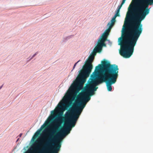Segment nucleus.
<instances>
[{
  "instance_id": "f257e3e1",
  "label": "nucleus",
  "mask_w": 153,
  "mask_h": 153,
  "mask_svg": "<svg viewBox=\"0 0 153 153\" xmlns=\"http://www.w3.org/2000/svg\"><path fill=\"white\" fill-rule=\"evenodd\" d=\"M102 63V76L98 74L102 67L101 65L99 64L96 67L94 71L91 75V81L80 94V101L76 103V107L68 119L66 126L57 134L63 139L70 133L72 128L75 126L86 103L90 100V96L94 94V91H96L98 88L96 87V85L105 82L108 90L112 91L111 85L115 83L118 76V66L115 64L111 65L107 60H104Z\"/></svg>"
},
{
  "instance_id": "f03ea898",
  "label": "nucleus",
  "mask_w": 153,
  "mask_h": 153,
  "mask_svg": "<svg viewBox=\"0 0 153 153\" xmlns=\"http://www.w3.org/2000/svg\"><path fill=\"white\" fill-rule=\"evenodd\" d=\"M153 0H140L132 13L133 9L127 13L122 30L121 37L119 38L121 46L120 53L125 58L132 54L134 47L143 31L142 21L149 12V5H152Z\"/></svg>"
},
{
  "instance_id": "7ed1b4c3",
  "label": "nucleus",
  "mask_w": 153,
  "mask_h": 153,
  "mask_svg": "<svg viewBox=\"0 0 153 153\" xmlns=\"http://www.w3.org/2000/svg\"><path fill=\"white\" fill-rule=\"evenodd\" d=\"M94 57L90 56L85 62L82 69L80 70L76 78V80L69 88L68 92L63 98V101L66 102L70 99L74 93L76 94L79 92L82 88L87 77H88L93 68L92 63Z\"/></svg>"
},
{
  "instance_id": "20e7f679",
  "label": "nucleus",
  "mask_w": 153,
  "mask_h": 153,
  "mask_svg": "<svg viewBox=\"0 0 153 153\" xmlns=\"http://www.w3.org/2000/svg\"><path fill=\"white\" fill-rule=\"evenodd\" d=\"M62 141H48L45 153H58L61 147Z\"/></svg>"
},
{
  "instance_id": "39448f33",
  "label": "nucleus",
  "mask_w": 153,
  "mask_h": 153,
  "mask_svg": "<svg viewBox=\"0 0 153 153\" xmlns=\"http://www.w3.org/2000/svg\"><path fill=\"white\" fill-rule=\"evenodd\" d=\"M110 31L109 29L107 30L103 33L101 37L99 39L97 45L94 49V51L96 50L98 53L101 51L102 46H105L104 42L107 39V36L109 35Z\"/></svg>"
},
{
  "instance_id": "423d86ee",
  "label": "nucleus",
  "mask_w": 153,
  "mask_h": 153,
  "mask_svg": "<svg viewBox=\"0 0 153 153\" xmlns=\"http://www.w3.org/2000/svg\"><path fill=\"white\" fill-rule=\"evenodd\" d=\"M51 113H53V114L51 117H49L48 121L47 122L46 124H45V126L46 127H48L49 125L51 123V121H52L53 119L54 118V116H55L54 113L55 112L54 111H52Z\"/></svg>"
},
{
  "instance_id": "0eeeda50",
  "label": "nucleus",
  "mask_w": 153,
  "mask_h": 153,
  "mask_svg": "<svg viewBox=\"0 0 153 153\" xmlns=\"http://www.w3.org/2000/svg\"><path fill=\"white\" fill-rule=\"evenodd\" d=\"M65 105V104L62 102H60L58 105V108H57L58 110L62 109H63V106Z\"/></svg>"
},
{
  "instance_id": "6e6552de",
  "label": "nucleus",
  "mask_w": 153,
  "mask_h": 153,
  "mask_svg": "<svg viewBox=\"0 0 153 153\" xmlns=\"http://www.w3.org/2000/svg\"><path fill=\"white\" fill-rule=\"evenodd\" d=\"M97 52H98L96 50L94 51V49L92 53L91 54V55L90 56H93L94 58V56L96 55Z\"/></svg>"
},
{
  "instance_id": "1a4fd4ad",
  "label": "nucleus",
  "mask_w": 153,
  "mask_h": 153,
  "mask_svg": "<svg viewBox=\"0 0 153 153\" xmlns=\"http://www.w3.org/2000/svg\"><path fill=\"white\" fill-rule=\"evenodd\" d=\"M116 17H115L114 16L113 18L111 20V25L112 26L114 23L115 22V19Z\"/></svg>"
},
{
  "instance_id": "9d476101",
  "label": "nucleus",
  "mask_w": 153,
  "mask_h": 153,
  "mask_svg": "<svg viewBox=\"0 0 153 153\" xmlns=\"http://www.w3.org/2000/svg\"><path fill=\"white\" fill-rule=\"evenodd\" d=\"M120 16V14H119V13H118L117 12L115 14L114 16L115 17H116L117 16Z\"/></svg>"
},
{
  "instance_id": "9b49d317",
  "label": "nucleus",
  "mask_w": 153,
  "mask_h": 153,
  "mask_svg": "<svg viewBox=\"0 0 153 153\" xmlns=\"http://www.w3.org/2000/svg\"><path fill=\"white\" fill-rule=\"evenodd\" d=\"M38 52H36L35 54H34L33 56L30 59V60L32 59L34 57L37 53Z\"/></svg>"
},
{
  "instance_id": "f8f14e48",
  "label": "nucleus",
  "mask_w": 153,
  "mask_h": 153,
  "mask_svg": "<svg viewBox=\"0 0 153 153\" xmlns=\"http://www.w3.org/2000/svg\"><path fill=\"white\" fill-rule=\"evenodd\" d=\"M123 5V4H121L118 7L117 9L120 10Z\"/></svg>"
},
{
  "instance_id": "ddd939ff",
  "label": "nucleus",
  "mask_w": 153,
  "mask_h": 153,
  "mask_svg": "<svg viewBox=\"0 0 153 153\" xmlns=\"http://www.w3.org/2000/svg\"><path fill=\"white\" fill-rule=\"evenodd\" d=\"M123 5V4H121L118 7L117 9L120 10Z\"/></svg>"
},
{
  "instance_id": "4468645a",
  "label": "nucleus",
  "mask_w": 153,
  "mask_h": 153,
  "mask_svg": "<svg viewBox=\"0 0 153 153\" xmlns=\"http://www.w3.org/2000/svg\"><path fill=\"white\" fill-rule=\"evenodd\" d=\"M123 5V4H121L118 7L117 9L120 10Z\"/></svg>"
},
{
  "instance_id": "2eb2a0df",
  "label": "nucleus",
  "mask_w": 153,
  "mask_h": 153,
  "mask_svg": "<svg viewBox=\"0 0 153 153\" xmlns=\"http://www.w3.org/2000/svg\"><path fill=\"white\" fill-rule=\"evenodd\" d=\"M123 5V4H121L118 7L117 9L120 10Z\"/></svg>"
},
{
  "instance_id": "dca6fc26",
  "label": "nucleus",
  "mask_w": 153,
  "mask_h": 153,
  "mask_svg": "<svg viewBox=\"0 0 153 153\" xmlns=\"http://www.w3.org/2000/svg\"><path fill=\"white\" fill-rule=\"evenodd\" d=\"M79 61V60L77 62H76V63H75V64L74 65V67H73V69H74L75 68V67L76 64H77V63Z\"/></svg>"
},
{
  "instance_id": "f3484780",
  "label": "nucleus",
  "mask_w": 153,
  "mask_h": 153,
  "mask_svg": "<svg viewBox=\"0 0 153 153\" xmlns=\"http://www.w3.org/2000/svg\"><path fill=\"white\" fill-rule=\"evenodd\" d=\"M125 1L124 0H123L121 4H123L125 3Z\"/></svg>"
},
{
  "instance_id": "a211bd4d",
  "label": "nucleus",
  "mask_w": 153,
  "mask_h": 153,
  "mask_svg": "<svg viewBox=\"0 0 153 153\" xmlns=\"http://www.w3.org/2000/svg\"><path fill=\"white\" fill-rule=\"evenodd\" d=\"M120 10L117 9V12L118 13H119L120 11Z\"/></svg>"
},
{
  "instance_id": "6ab92c4d",
  "label": "nucleus",
  "mask_w": 153,
  "mask_h": 153,
  "mask_svg": "<svg viewBox=\"0 0 153 153\" xmlns=\"http://www.w3.org/2000/svg\"><path fill=\"white\" fill-rule=\"evenodd\" d=\"M22 135V133L20 134H19V137H21Z\"/></svg>"
},
{
  "instance_id": "aec40b11",
  "label": "nucleus",
  "mask_w": 153,
  "mask_h": 153,
  "mask_svg": "<svg viewBox=\"0 0 153 153\" xmlns=\"http://www.w3.org/2000/svg\"><path fill=\"white\" fill-rule=\"evenodd\" d=\"M3 85H2L0 87V89L2 88L3 86Z\"/></svg>"
},
{
  "instance_id": "412c9836",
  "label": "nucleus",
  "mask_w": 153,
  "mask_h": 153,
  "mask_svg": "<svg viewBox=\"0 0 153 153\" xmlns=\"http://www.w3.org/2000/svg\"><path fill=\"white\" fill-rule=\"evenodd\" d=\"M3 85H2L0 87V89L2 88L3 86Z\"/></svg>"
},
{
  "instance_id": "4be33fe9",
  "label": "nucleus",
  "mask_w": 153,
  "mask_h": 153,
  "mask_svg": "<svg viewBox=\"0 0 153 153\" xmlns=\"http://www.w3.org/2000/svg\"><path fill=\"white\" fill-rule=\"evenodd\" d=\"M55 132L54 131H53V134H55Z\"/></svg>"
},
{
  "instance_id": "5701e85b",
  "label": "nucleus",
  "mask_w": 153,
  "mask_h": 153,
  "mask_svg": "<svg viewBox=\"0 0 153 153\" xmlns=\"http://www.w3.org/2000/svg\"><path fill=\"white\" fill-rule=\"evenodd\" d=\"M131 6V4H130L129 5V7H128V9H129V7H130V6Z\"/></svg>"
},
{
  "instance_id": "b1692460",
  "label": "nucleus",
  "mask_w": 153,
  "mask_h": 153,
  "mask_svg": "<svg viewBox=\"0 0 153 153\" xmlns=\"http://www.w3.org/2000/svg\"><path fill=\"white\" fill-rule=\"evenodd\" d=\"M57 120H59V118H58L57 119Z\"/></svg>"
},
{
  "instance_id": "393cba45",
  "label": "nucleus",
  "mask_w": 153,
  "mask_h": 153,
  "mask_svg": "<svg viewBox=\"0 0 153 153\" xmlns=\"http://www.w3.org/2000/svg\"><path fill=\"white\" fill-rule=\"evenodd\" d=\"M134 0H132V1H133Z\"/></svg>"
},
{
  "instance_id": "a878e982",
  "label": "nucleus",
  "mask_w": 153,
  "mask_h": 153,
  "mask_svg": "<svg viewBox=\"0 0 153 153\" xmlns=\"http://www.w3.org/2000/svg\"><path fill=\"white\" fill-rule=\"evenodd\" d=\"M124 0L126 1V0Z\"/></svg>"
}]
</instances>
